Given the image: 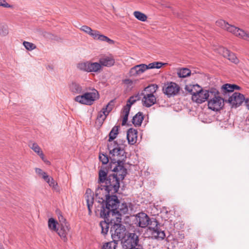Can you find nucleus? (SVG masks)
<instances>
[{
  "instance_id": "obj_15",
  "label": "nucleus",
  "mask_w": 249,
  "mask_h": 249,
  "mask_svg": "<svg viewBox=\"0 0 249 249\" xmlns=\"http://www.w3.org/2000/svg\"><path fill=\"white\" fill-rule=\"evenodd\" d=\"M216 25L222 29L232 33L235 36L236 34V32H237V30L239 29L238 28L229 24L228 22L223 19H219L216 21Z\"/></svg>"
},
{
  "instance_id": "obj_9",
  "label": "nucleus",
  "mask_w": 249,
  "mask_h": 249,
  "mask_svg": "<svg viewBox=\"0 0 249 249\" xmlns=\"http://www.w3.org/2000/svg\"><path fill=\"white\" fill-rule=\"evenodd\" d=\"M148 225L152 238L158 240H162L165 238L164 231L160 229L158 222L155 219H150Z\"/></svg>"
},
{
  "instance_id": "obj_25",
  "label": "nucleus",
  "mask_w": 249,
  "mask_h": 249,
  "mask_svg": "<svg viewBox=\"0 0 249 249\" xmlns=\"http://www.w3.org/2000/svg\"><path fill=\"white\" fill-rule=\"evenodd\" d=\"M107 170L104 167H101L99 171V180L100 183H104L107 181Z\"/></svg>"
},
{
  "instance_id": "obj_41",
  "label": "nucleus",
  "mask_w": 249,
  "mask_h": 249,
  "mask_svg": "<svg viewBox=\"0 0 249 249\" xmlns=\"http://www.w3.org/2000/svg\"><path fill=\"white\" fill-rule=\"evenodd\" d=\"M227 59H228L231 62L237 64L239 63V60L235 55V54L231 52H230V54H228V56L226 57Z\"/></svg>"
},
{
  "instance_id": "obj_16",
  "label": "nucleus",
  "mask_w": 249,
  "mask_h": 249,
  "mask_svg": "<svg viewBox=\"0 0 249 249\" xmlns=\"http://www.w3.org/2000/svg\"><path fill=\"white\" fill-rule=\"evenodd\" d=\"M149 220V217L145 213H140L136 215V223L140 227H146L148 225Z\"/></svg>"
},
{
  "instance_id": "obj_5",
  "label": "nucleus",
  "mask_w": 249,
  "mask_h": 249,
  "mask_svg": "<svg viewBox=\"0 0 249 249\" xmlns=\"http://www.w3.org/2000/svg\"><path fill=\"white\" fill-rule=\"evenodd\" d=\"M163 65H164V63L159 62H154L149 63L148 65L144 64L137 65L130 69L128 74L130 77H136L143 73L148 69H159Z\"/></svg>"
},
{
  "instance_id": "obj_19",
  "label": "nucleus",
  "mask_w": 249,
  "mask_h": 249,
  "mask_svg": "<svg viewBox=\"0 0 249 249\" xmlns=\"http://www.w3.org/2000/svg\"><path fill=\"white\" fill-rule=\"evenodd\" d=\"M70 230L69 224H64L60 225V228L56 231L58 234L64 242L68 240V235Z\"/></svg>"
},
{
  "instance_id": "obj_6",
  "label": "nucleus",
  "mask_w": 249,
  "mask_h": 249,
  "mask_svg": "<svg viewBox=\"0 0 249 249\" xmlns=\"http://www.w3.org/2000/svg\"><path fill=\"white\" fill-rule=\"evenodd\" d=\"M99 98V94L97 90L93 89L89 92L85 93L82 95L75 97L74 100L81 104L91 105L94 101Z\"/></svg>"
},
{
  "instance_id": "obj_27",
  "label": "nucleus",
  "mask_w": 249,
  "mask_h": 249,
  "mask_svg": "<svg viewBox=\"0 0 249 249\" xmlns=\"http://www.w3.org/2000/svg\"><path fill=\"white\" fill-rule=\"evenodd\" d=\"M202 88L197 84L186 86L185 89L191 93L192 95L196 94Z\"/></svg>"
},
{
  "instance_id": "obj_29",
  "label": "nucleus",
  "mask_w": 249,
  "mask_h": 249,
  "mask_svg": "<svg viewBox=\"0 0 249 249\" xmlns=\"http://www.w3.org/2000/svg\"><path fill=\"white\" fill-rule=\"evenodd\" d=\"M128 208L126 203L118 204L117 210H115V213H119L120 215L125 214L128 212Z\"/></svg>"
},
{
  "instance_id": "obj_24",
  "label": "nucleus",
  "mask_w": 249,
  "mask_h": 249,
  "mask_svg": "<svg viewBox=\"0 0 249 249\" xmlns=\"http://www.w3.org/2000/svg\"><path fill=\"white\" fill-rule=\"evenodd\" d=\"M143 120V115L142 112H138L133 118L132 123L135 126L141 125Z\"/></svg>"
},
{
  "instance_id": "obj_40",
  "label": "nucleus",
  "mask_w": 249,
  "mask_h": 249,
  "mask_svg": "<svg viewBox=\"0 0 249 249\" xmlns=\"http://www.w3.org/2000/svg\"><path fill=\"white\" fill-rule=\"evenodd\" d=\"M115 105V100H111L106 106L105 107L103 108V110L106 111V114H108L112 110Z\"/></svg>"
},
{
  "instance_id": "obj_51",
  "label": "nucleus",
  "mask_w": 249,
  "mask_h": 249,
  "mask_svg": "<svg viewBox=\"0 0 249 249\" xmlns=\"http://www.w3.org/2000/svg\"><path fill=\"white\" fill-rule=\"evenodd\" d=\"M245 101V103L246 105V106L248 110H249V97L245 98V100H244Z\"/></svg>"
},
{
  "instance_id": "obj_48",
  "label": "nucleus",
  "mask_w": 249,
  "mask_h": 249,
  "mask_svg": "<svg viewBox=\"0 0 249 249\" xmlns=\"http://www.w3.org/2000/svg\"><path fill=\"white\" fill-rule=\"evenodd\" d=\"M0 6L4 7V8H13L14 6L12 5H10L8 3L6 0H0Z\"/></svg>"
},
{
  "instance_id": "obj_33",
  "label": "nucleus",
  "mask_w": 249,
  "mask_h": 249,
  "mask_svg": "<svg viewBox=\"0 0 249 249\" xmlns=\"http://www.w3.org/2000/svg\"><path fill=\"white\" fill-rule=\"evenodd\" d=\"M177 74L180 78H185L191 74V71L187 68H182L178 70Z\"/></svg>"
},
{
  "instance_id": "obj_14",
  "label": "nucleus",
  "mask_w": 249,
  "mask_h": 249,
  "mask_svg": "<svg viewBox=\"0 0 249 249\" xmlns=\"http://www.w3.org/2000/svg\"><path fill=\"white\" fill-rule=\"evenodd\" d=\"M209 96H211L210 90H207L201 89L196 94L192 96V99L197 104H201L205 102Z\"/></svg>"
},
{
  "instance_id": "obj_10",
  "label": "nucleus",
  "mask_w": 249,
  "mask_h": 249,
  "mask_svg": "<svg viewBox=\"0 0 249 249\" xmlns=\"http://www.w3.org/2000/svg\"><path fill=\"white\" fill-rule=\"evenodd\" d=\"M121 241L123 247L129 249L135 248L138 244L139 238L135 233H125Z\"/></svg>"
},
{
  "instance_id": "obj_32",
  "label": "nucleus",
  "mask_w": 249,
  "mask_h": 249,
  "mask_svg": "<svg viewBox=\"0 0 249 249\" xmlns=\"http://www.w3.org/2000/svg\"><path fill=\"white\" fill-rule=\"evenodd\" d=\"M95 34L96 36L93 37L94 39H98L100 41H106L110 44L113 43V41L112 40L109 39L107 36H105L103 35H101L98 31H97V33H95Z\"/></svg>"
},
{
  "instance_id": "obj_28",
  "label": "nucleus",
  "mask_w": 249,
  "mask_h": 249,
  "mask_svg": "<svg viewBox=\"0 0 249 249\" xmlns=\"http://www.w3.org/2000/svg\"><path fill=\"white\" fill-rule=\"evenodd\" d=\"M119 126H114L109 134V140L108 143H110L112 142H116V141H113L115 139L118 134Z\"/></svg>"
},
{
  "instance_id": "obj_8",
  "label": "nucleus",
  "mask_w": 249,
  "mask_h": 249,
  "mask_svg": "<svg viewBox=\"0 0 249 249\" xmlns=\"http://www.w3.org/2000/svg\"><path fill=\"white\" fill-rule=\"evenodd\" d=\"M77 68L81 71L88 72L99 73L102 71L99 62H92L89 61L78 63Z\"/></svg>"
},
{
  "instance_id": "obj_2",
  "label": "nucleus",
  "mask_w": 249,
  "mask_h": 249,
  "mask_svg": "<svg viewBox=\"0 0 249 249\" xmlns=\"http://www.w3.org/2000/svg\"><path fill=\"white\" fill-rule=\"evenodd\" d=\"M109 169L114 172L113 174L108 176L107 179L106 184L109 185H104L103 187H120L121 181H122L127 174V170L124 166L112 164L109 166Z\"/></svg>"
},
{
  "instance_id": "obj_31",
  "label": "nucleus",
  "mask_w": 249,
  "mask_h": 249,
  "mask_svg": "<svg viewBox=\"0 0 249 249\" xmlns=\"http://www.w3.org/2000/svg\"><path fill=\"white\" fill-rule=\"evenodd\" d=\"M117 243L115 241H110L103 243L100 249H116Z\"/></svg>"
},
{
  "instance_id": "obj_18",
  "label": "nucleus",
  "mask_w": 249,
  "mask_h": 249,
  "mask_svg": "<svg viewBox=\"0 0 249 249\" xmlns=\"http://www.w3.org/2000/svg\"><path fill=\"white\" fill-rule=\"evenodd\" d=\"M94 196L93 192L90 188H88L86 190L85 198L87 202L89 214L91 213V209L94 202Z\"/></svg>"
},
{
  "instance_id": "obj_36",
  "label": "nucleus",
  "mask_w": 249,
  "mask_h": 249,
  "mask_svg": "<svg viewBox=\"0 0 249 249\" xmlns=\"http://www.w3.org/2000/svg\"><path fill=\"white\" fill-rule=\"evenodd\" d=\"M9 33L8 27L6 24L4 23H0V36H5Z\"/></svg>"
},
{
  "instance_id": "obj_23",
  "label": "nucleus",
  "mask_w": 249,
  "mask_h": 249,
  "mask_svg": "<svg viewBox=\"0 0 249 249\" xmlns=\"http://www.w3.org/2000/svg\"><path fill=\"white\" fill-rule=\"evenodd\" d=\"M70 91L73 94H80L83 92V89L81 86L75 82H71L69 84Z\"/></svg>"
},
{
  "instance_id": "obj_12",
  "label": "nucleus",
  "mask_w": 249,
  "mask_h": 249,
  "mask_svg": "<svg viewBox=\"0 0 249 249\" xmlns=\"http://www.w3.org/2000/svg\"><path fill=\"white\" fill-rule=\"evenodd\" d=\"M180 89V87L176 83L172 82L165 84L162 89L163 93L168 97L178 95Z\"/></svg>"
},
{
  "instance_id": "obj_38",
  "label": "nucleus",
  "mask_w": 249,
  "mask_h": 249,
  "mask_svg": "<svg viewBox=\"0 0 249 249\" xmlns=\"http://www.w3.org/2000/svg\"><path fill=\"white\" fill-rule=\"evenodd\" d=\"M57 222L54 219L51 218L48 220V227L51 231H56L57 229L56 228Z\"/></svg>"
},
{
  "instance_id": "obj_20",
  "label": "nucleus",
  "mask_w": 249,
  "mask_h": 249,
  "mask_svg": "<svg viewBox=\"0 0 249 249\" xmlns=\"http://www.w3.org/2000/svg\"><path fill=\"white\" fill-rule=\"evenodd\" d=\"M240 89V87L236 85L226 84L221 87L220 92L224 96L227 95L230 96V94L235 89L239 90Z\"/></svg>"
},
{
  "instance_id": "obj_13",
  "label": "nucleus",
  "mask_w": 249,
  "mask_h": 249,
  "mask_svg": "<svg viewBox=\"0 0 249 249\" xmlns=\"http://www.w3.org/2000/svg\"><path fill=\"white\" fill-rule=\"evenodd\" d=\"M245 100V97L239 92H234L230 96L228 99L225 100V102H228L231 107H236L239 106Z\"/></svg>"
},
{
  "instance_id": "obj_22",
  "label": "nucleus",
  "mask_w": 249,
  "mask_h": 249,
  "mask_svg": "<svg viewBox=\"0 0 249 249\" xmlns=\"http://www.w3.org/2000/svg\"><path fill=\"white\" fill-rule=\"evenodd\" d=\"M127 139L130 144H134L137 139V131L134 129L130 128L127 132Z\"/></svg>"
},
{
  "instance_id": "obj_52",
  "label": "nucleus",
  "mask_w": 249,
  "mask_h": 249,
  "mask_svg": "<svg viewBox=\"0 0 249 249\" xmlns=\"http://www.w3.org/2000/svg\"><path fill=\"white\" fill-rule=\"evenodd\" d=\"M38 156H40V157L41 158V159L44 161H45V157H44V155L42 152V151H41V152H40L39 154H38Z\"/></svg>"
},
{
  "instance_id": "obj_35",
  "label": "nucleus",
  "mask_w": 249,
  "mask_h": 249,
  "mask_svg": "<svg viewBox=\"0 0 249 249\" xmlns=\"http://www.w3.org/2000/svg\"><path fill=\"white\" fill-rule=\"evenodd\" d=\"M100 226L102 230L101 233L103 235H106L107 233L109 228V223L105 221H102L100 223Z\"/></svg>"
},
{
  "instance_id": "obj_45",
  "label": "nucleus",
  "mask_w": 249,
  "mask_h": 249,
  "mask_svg": "<svg viewBox=\"0 0 249 249\" xmlns=\"http://www.w3.org/2000/svg\"><path fill=\"white\" fill-rule=\"evenodd\" d=\"M218 51L219 53L225 58L228 56V54H230V51L228 49L222 47L219 48Z\"/></svg>"
},
{
  "instance_id": "obj_43",
  "label": "nucleus",
  "mask_w": 249,
  "mask_h": 249,
  "mask_svg": "<svg viewBox=\"0 0 249 249\" xmlns=\"http://www.w3.org/2000/svg\"><path fill=\"white\" fill-rule=\"evenodd\" d=\"M23 45L28 51H32L36 48V45L30 42L25 41L23 42Z\"/></svg>"
},
{
  "instance_id": "obj_49",
  "label": "nucleus",
  "mask_w": 249,
  "mask_h": 249,
  "mask_svg": "<svg viewBox=\"0 0 249 249\" xmlns=\"http://www.w3.org/2000/svg\"><path fill=\"white\" fill-rule=\"evenodd\" d=\"M58 217L60 225H62L63 224H68L67 222H66V219L64 218L63 215H62L61 213H59V214L58 215Z\"/></svg>"
},
{
  "instance_id": "obj_3",
  "label": "nucleus",
  "mask_w": 249,
  "mask_h": 249,
  "mask_svg": "<svg viewBox=\"0 0 249 249\" xmlns=\"http://www.w3.org/2000/svg\"><path fill=\"white\" fill-rule=\"evenodd\" d=\"M158 89V86L151 85L146 87L142 93V103L143 106L149 107L156 103L157 98L154 95Z\"/></svg>"
},
{
  "instance_id": "obj_4",
  "label": "nucleus",
  "mask_w": 249,
  "mask_h": 249,
  "mask_svg": "<svg viewBox=\"0 0 249 249\" xmlns=\"http://www.w3.org/2000/svg\"><path fill=\"white\" fill-rule=\"evenodd\" d=\"M210 94L208 103L209 108L214 111L220 110L224 107L225 100L219 96V92L216 89H210Z\"/></svg>"
},
{
  "instance_id": "obj_34",
  "label": "nucleus",
  "mask_w": 249,
  "mask_h": 249,
  "mask_svg": "<svg viewBox=\"0 0 249 249\" xmlns=\"http://www.w3.org/2000/svg\"><path fill=\"white\" fill-rule=\"evenodd\" d=\"M235 36L249 41V33L246 32L245 31L240 28L237 30Z\"/></svg>"
},
{
  "instance_id": "obj_17",
  "label": "nucleus",
  "mask_w": 249,
  "mask_h": 249,
  "mask_svg": "<svg viewBox=\"0 0 249 249\" xmlns=\"http://www.w3.org/2000/svg\"><path fill=\"white\" fill-rule=\"evenodd\" d=\"M35 171L38 177L42 178L48 183L50 187H54V186L57 184L54 180L52 178L49 177L47 174L44 172L42 169L36 168L35 169Z\"/></svg>"
},
{
  "instance_id": "obj_46",
  "label": "nucleus",
  "mask_w": 249,
  "mask_h": 249,
  "mask_svg": "<svg viewBox=\"0 0 249 249\" xmlns=\"http://www.w3.org/2000/svg\"><path fill=\"white\" fill-rule=\"evenodd\" d=\"M104 188L105 191L106 192H109L110 191L112 190V188L113 189V190L114 192H117L118 191V189L119 188H108V187H107V188H96V190H95V193H96V196L98 195V192H100V191L102 190Z\"/></svg>"
},
{
  "instance_id": "obj_26",
  "label": "nucleus",
  "mask_w": 249,
  "mask_h": 249,
  "mask_svg": "<svg viewBox=\"0 0 249 249\" xmlns=\"http://www.w3.org/2000/svg\"><path fill=\"white\" fill-rule=\"evenodd\" d=\"M108 114H106V111L102 108V110L98 113L96 123L99 126H101Z\"/></svg>"
},
{
  "instance_id": "obj_39",
  "label": "nucleus",
  "mask_w": 249,
  "mask_h": 249,
  "mask_svg": "<svg viewBox=\"0 0 249 249\" xmlns=\"http://www.w3.org/2000/svg\"><path fill=\"white\" fill-rule=\"evenodd\" d=\"M137 100H138V98L137 96H136L135 97H134V96L130 97L129 98V99L128 100L126 106H124V107L126 109H129L130 110L131 106L133 104H134Z\"/></svg>"
},
{
  "instance_id": "obj_1",
  "label": "nucleus",
  "mask_w": 249,
  "mask_h": 249,
  "mask_svg": "<svg viewBox=\"0 0 249 249\" xmlns=\"http://www.w3.org/2000/svg\"><path fill=\"white\" fill-rule=\"evenodd\" d=\"M109 151L110 163L109 166L114 164L124 166V163L126 159V153L124 149L117 142H112L107 144Z\"/></svg>"
},
{
  "instance_id": "obj_7",
  "label": "nucleus",
  "mask_w": 249,
  "mask_h": 249,
  "mask_svg": "<svg viewBox=\"0 0 249 249\" xmlns=\"http://www.w3.org/2000/svg\"><path fill=\"white\" fill-rule=\"evenodd\" d=\"M119 201L116 196L107 197L106 209H104L103 211H101V215L107 218L111 213H115Z\"/></svg>"
},
{
  "instance_id": "obj_44",
  "label": "nucleus",
  "mask_w": 249,
  "mask_h": 249,
  "mask_svg": "<svg viewBox=\"0 0 249 249\" xmlns=\"http://www.w3.org/2000/svg\"><path fill=\"white\" fill-rule=\"evenodd\" d=\"M30 147L37 154L42 151L41 148L36 143H32L29 144Z\"/></svg>"
},
{
  "instance_id": "obj_37",
  "label": "nucleus",
  "mask_w": 249,
  "mask_h": 249,
  "mask_svg": "<svg viewBox=\"0 0 249 249\" xmlns=\"http://www.w3.org/2000/svg\"><path fill=\"white\" fill-rule=\"evenodd\" d=\"M133 15L137 19L142 21H145L147 18L146 15L139 11H135Z\"/></svg>"
},
{
  "instance_id": "obj_21",
  "label": "nucleus",
  "mask_w": 249,
  "mask_h": 249,
  "mask_svg": "<svg viewBox=\"0 0 249 249\" xmlns=\"http://www.w3.org/2000/svg\"><path fill=\"white\" fill-rule=\"evenodd\" d=\"M99 62L102 70L103 67H109L113 66L115 63V60L111 56H105L100 58Z\"/></svg>"
},
{
  "instance_id": "obj_30",
  "label": "nucleus",
  "mask_w": 249,
  "mask_h": 249,
  "mask_svg": "<svg viewBox=\"0 0 249 249\" xmlns=\"http://www.w3.org/2000/svg\"><path fill=\"white\" fill-rule=\"evenodd\" d=\"M80 30L85 32V33L88 34L90 36H91L92 38L93 37L96 36L95 33H97V30H93L90 27L87 26L83 25L80 28Z\"/></svg>"
},
{
  "instance_id": "obj_50",
  "label": "nucleus",
  "mask_w": 249,
  "mask_h": 249,
  "mask_svg": "<svg viewBox=\"0 0 249 249\" xmlns=\"http://www.w3.org/2000/svg\"><path fill=\"white\" fill-rule=\"evenodd\" d=\"M136 82L137 80L133 81L130 79H126L124 80V83L128 86H132L134 83H136Z\"/></svg>"
},
{
  "instance_id": "obj_47",
  "label": "nucleus",
  "mask_w": 249,
  "mask_h": 249,
  "mask_svg": "<svg viewBox=\"0 0 249 249\" xmlns=\"http://www.w3.org/2000/svg\"><path fill=\"white\" fill-rule=\"evenodd\" d=\"M99 160L103 163V164H107L108 162V159L107 155L103 154L99 155Z\"/></svg>"
},
{
  "instance_id": "obj_11",
  "label": "nucleus",
  "mask_w": 249,
  "mask_h": 249,
  "mask_svg": "<svg viewBox=\"0 0 249 249\" xmlns=\"http://www.w3.org/2000/svg\"><path fill=\"white\" fill-rule=\"evenodd\" d=\"M126 229L124 225L115 224L110 228V233L113 241L121 240L125 234Z\"/></svg>"
},
{
  "instance_id": "obj_42",
  "label": "nucleus",
  "mask_w": 249,
  "mask_h": 249,
  "mask_svg": "<svg viewBox=\"0 0 249 249\" xmlns=\"http://www.w3.org/2000/svg\"><path fill=\"white\" fill-rule=\"evenodd\" d=\"M129 111L130 110L129 109H126L124 107L123 110V117L122 123V125H124L126 124L128 120V116L129 113Z\"/></svg>"
}]
</instances>
